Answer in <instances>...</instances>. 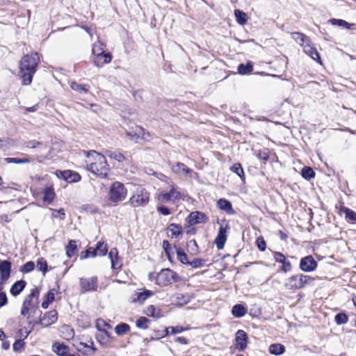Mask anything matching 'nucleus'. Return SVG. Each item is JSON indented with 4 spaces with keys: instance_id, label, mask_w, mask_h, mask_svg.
<instances>
[{
    "instance_id": "1",
    "label": "nucleus",
    "mask_w": 356,
    "mask_h": 356,
    "mask_svg": "<svg viewBox=\"0 0 356 356\" xmlns=\"http://www.w3.org/2000/svg\"><path fill=\"white\" fill-rule=\"evenodd\" d=\"M41 289L35 286L30 290L22 302L20 314L26 317L29 325L31 326V330L38 324L37 319L38 316L42 314V311L39 308V298Z\"/></svg>"
},
{
    "instance_id": "2",
    "label": "nucleus",
    "mask_w": 356,
    "mask_h": 356,
    "mask_svg": "<svg viewBox=\"0 0 356 356\" xmlns=\"http://www.w3.org/2000/svg\"><path fill=\"white\" fill-rule=\"evenodd\" d=\"M42 55L37 51L24 54L19 61L18 74L22 86H30L40 63Z\"/></svg>"
},
{
    "instance_id": "3",
    "label": "nucleus",
    "mask_w": 356,
    "mask_h": 356,
    "mask_svg": "<svg viewBox=\"0 0 356 356\" xmlns=\"http://www.w3.org/2000/svg\"><path fill=\"white\" fill-rule=\"evenodd\" d=\"M109 168L104 155L90 150V172L99 178L106 177Z\"/></svg>"
},
{
    "instance_id": "4",
    "label": "nucleus",
    "mask_w": 356,
    "mask_h": 356,
    "mask_svg": "<svg viewBox=\"0 0 356 356\" xmlns=\"http://www.w3.org/2000/svg\"><path fill=\"white\" fill-rule=\"evenodd\" d=\"M314 278L309 275L298 274L289 277L285 282V287L290 290L303 288L305 285L312 283Z\"/></svg>"
},
{
    "instance_id": "5",
    "label": "nucleus",
    "mask_w": 356,
    "mask_h": 356,
    "mask_svg": "<svg viewBox=\"0 0 356 356\" xmlns=\"http://www.w3.org/2000/svg\"><path fill=\"white\" fill-rule=\"evenodd\" d=\"M127 195V190L124 185L120 181H115L110 188L108 197L111 202L118 203L125 200Z\"/></svg>"
},
{
    "instance_id": "6",
    "label": "nucleus",
    "mask_w": 356,
    "mask_h": 356,
    "mask_svg": "<svg viewBox=\"0 0 356 356\" xmlns=\"http://www.w3.org/2000/svg\"><path fill=\"white\" fill-rule=\"evenodd\" d=\"M177 281H178L177 274L168 268L161 270L156 277V283L161 286H167L172 282Z\"/></svg>"
},
{
    "instance_id": "7",
    "label": "nucleus",
    "mask_w": 356,
    "mask_h": 356,
    "mask_svg": "<svg viewBox=\"0 0 356 356\" xmlns=\"http://www.w3.org/2000/svg\"><path fill=\"white\" fill-rule=\"evenodd\" d=\"M105 45L104 43H99V51L97 49V45L92 47V54L95 56L94 64L97 67H102L104 64L109 63L111 61L112 56L110 53H105Z\"/></svg>"
},
{
    "instance_id": "8",
    "label": "nucleus",
    "mask_w": 356,
    "mask_h": 356,
    "mask_svg": "<svg viewBox=\"0 0 356 356\" xmlns=\"http://www.w3.org/2000/svg\"><path fill=\"white\" fill-rule=\"evenodd\" d=\"M149 197V195L147 191L144 188L140 187L136 189L129 202L134 207H143L148 203Z\"/></svg>"
},
{
    "instance_id": "9",
    "label": "nucleus",
    "mask_w": 356,
    "mask_h": 356,
    "mask_svg": "<svg viewBox=\"0 0 356 356\" xmlns=\"http://www.w3.org/2000/svg\"><path fill=\"white\" fill-rule=\"evenodd\" d=\"M184 199V193L177 187L172 186L169 192H161L158 195V200L161 202H174Z\"/></svg>"
},
{
    "instance_id": "10",
    "label": "nucleus",
    "mask_w": 356,
    "mask_h": 356,
    "mask_svg": "<svg viewBox=\"0 0 356 356\" xmlns=\"http://www.w3.org/2000/svg\"><path fill=\"white\" fill-rule=\"evenodd\" d=\"M58 318V314L56 309H51L44 312L42 315L38 316L37 319L38 324L42 327H47L54 324Z\"/></svg>"
},
{
    "instance_id": "11",
    "label": "nucleus",
    "mask_w": 356,
    "mask_h": 356,
    "mask_svg": "<svg viewBox=\"0 0 356 356\" xmlns=\"http://www.w3.org/2000/svg\"><path fill=\"white\" fill-rule=\"evenodd\" d=\"M12 272V263L9 260H0V288L9 280Z\"/></svg>"
},
{
    "instance_id": "12",
    "label": "nucleus",
    "mask_w": 356,
    "mask_h": 356,
    "mask_svg": "<svg viewBox=\"0 0 356 356\" xmlns=\"http://www.w3.org/2000/svg\"><path fill=\"white\" fill-rule=\"evenodd\" d=\"M55 174L58 178L63 179L68 183L77 182L81 179V176L78 172L70 170H58Z\"/></svg>"
},
{
    "instance_id": "13",
    "label": "nucleus",
    "mask_w": 356,
    "mask_h": 356,
    "mask_svg": "<svg viewBox=\"0 0 356 356\" xmlns=\"http://www.w3.org/2000/svg\"><path fill=\"white\" fill-rule=\"evenodd\" d=\"M172 170L177 175L185 174L190 178L197 179V173L186 167L184 163L177 162L172 165Z\"/></svg>"
},
{
    "instance_id": "14",
    "label": "nucleus",
    "mask_w": 356,
    "mask_h": 356,
    "mask_svg": "<svg viewBox=\"0 0 356 356\" xmlns=\"http://www.w3.org/2000/svg\"><path fill=\"white\" fill-rule=\"evenodd\" d=\"M317 265L314 257L308 255L300 259V268L304 272H312L316 268Z\"/></svg>"
},
{
    "instance_id": "15",
    "label": "nucleus",
    "mask_w": 356,
    "mask_h": 356,
    "mask_svg": "<svg viewBox=\"0 0 356 356\" xmlns=\"http://www.w3.org/2000/svg\"><path fill=\"white\" fill-rule=\"evenodd\" d=\"M228 227L221 225L219 228L218 235L215 238V244L218 249L221 250L224 248L227 241V232Z\"/></svg>"
},
{
    "instance_id": "16",
    "label": "nucleus",
    "mask_w": 356,
    "mask_h": 356,
    "mask_svg": "<svg viewBox=\"0 0 356 356\" xmlns=\"http://www.w3.org/2000/svg\"><path fill=\"white\" fill-rule=\"evenodd\" d=\"M209 220V218L202 212L193 211L188 216V222L191 225L199 223H205Z\"/></svg>"
},
{
    "instance_id": "17",
    "label": "nucleus",
    "mask_w": 356,
    "mask_h": 356,
    "mask_svg": "<svg viewBox=\"0 0 356 356\" xmlns=\"http://www.w3.org/2000/svg\"><path fill=\"white\" fill-rule=\"evenodd\" d=\"M53 351L59 356H76L70 353L69 347L63 343L56 342L52 346Z\"/></svg>"
},
{
    "instance_id": "18",
    "label": "nucleus",
    "mask_w": 356,
    "mask_h": 356,
    "mask_svg": "<svg viewBox=\"0 0 356 356\" xmlns=\"http://www.w3.org/2000/svg\"><path fill=\"white\" fill-rule=\"evenodd\" d=\"M248 336L245 331L239 330L236 333V348L241 350H244L247 347Z\"/></svg>"
},
{
    "instance_id": "19",
    "label": "nucleus",
    "mask_w": 356,
    "mask_h": 356,
    "mask_svg": "<svg viewBox=\"0 0 356 356\" xmlns=\"http://www.w3.org/2000/svg\"><path fill=\"white\" fill-rule=\"evenodd\" d=\"M58 293V291L56 289H49L44 296L43 300L41 304V307L43 309L48 308L49 305L51 304L56 299V294Z\"/></svg>"
},
{
    "instance_id": "20",
    "label": "nucleus",
    "mask_w": 356,
    "mask_h": 356,
    "mask_svg": "<svg viewBox=\"0 0 356 356\" xmlns=\"http://www.w3.org/2000/svg\"><path fill=\"white\" fill-rule=\"evenodd\" d=\"M304 52L310 56L313 60L316 62L321 63V58L318 52L316 51V48L312 45L311 41L309 40L308 43L304 44L302 47Z\"/></svg>"
},
{
    "instance_id": "21",
    "label": "nucleus",
    "mask_w": 356,
    "mask_h": 356,
    "mask_svg": "<svg viewBox=\"0 0 356 356\" xmlns=\"http://www.w3.org/2000/svg\"><path fill=\"white\" fill-rule=\"evenodd\" d=\"M42 194L44 202L51 203L56 197L54 186L52 184L47 185L42 191Z\"/></svg>"
},
{
    "instance_id": "22",
    "label": "nucleus",
    "mask_w": 356,
    "mask_h": 356,
    "mask_svg": "<svg viewBox=\"0 0 356 356\" xmlns=\"http://www.w3.org/2000/svg\"><path fill=\"white\" fill-rule=\"evenodd\" d=\"M60 337L67 341L72 339L74 337V329L69 325H63L59 329Z\"/></svg>"
},
{
    "instance_id": "23",
    "label": "nucleus",
    "mask_w": 356,
    "mask_h": 356,
    "mask_svg": "<svg viewBox=\"0 0 356 356\" xmlns=\"http://www.w3.org/2000/svg\"><path fill=\"white\" fill-rule=\"evenodd\" d=\"M27 283L24 280H20L15 282L10 287V293L13 296H17L19 295L25 289Z\"/></svg>"
},
{
    "instance_id": "24",
    "label": "nucleus",
    "mask_w": 356,
    "mask_h": 356,
    "mask_svg": "<svg viewBox=\"0 0 356 356\" xmlns=\"http://www.w3.org/2000/svg\"><path fill=\"white\" fill-rule=\"evenodd\" d=\"M91 249L90 248V257L104 256L108 252L107 244L104 241H99L96 248L93 250Z\"/></svg>"
},
{
    "instance_id": "25",
    "label": "nucleus",
    "mask_w": 356,
    "mask_h": 356,
    "mask_svg": "<svg viewBox=\"0 0 356 356\" xmlns=\"http://www.w3.org/2000/svg\"><path fill=\"white\" fill-rule=\"evenodd\" d=\"M108 257L111 259V267L113 269H119L122 266V263L118 258V251L117 248H112L108 254Z\"/></svg>"
},
{
    "instance_id": "26",
    "label": "nucleus",
    "mask_w": 356,
    "mask_h": 356,
    "mask_svg": "<svg viewBox=\"0 0 356 356\" xmlns=\"http://www.w3.org/2000/svg\"><path fill=\"white\" fill-rule=\"evenodd\" d=\"M154 293L149 290H143L141 291H137L134 295L133 302L143 303L146 299L150 296H152Z\"/></svg>"
},
{
    "instance_id": "27",
    "label": "nucleus",
    "mask_w": 356,
    "mask_h": 356,
    "mask_svg": "<svg viewBox=\"0 0 356 356\" xmlns=\"http://www.w3.org/2000/svg\"><path fill=\"white\" fill-rule=\"evenodd\" d=\"M191 298L192 297L188 293H178L173 296V301L175 304L182 306L189 302Z\"/></svg>"
},
{
    "instance_id": "28",
    "label": "nucleus",
    "mask_w": 356,
    "mask_h": 356,
    "mask_svg": "<svg viewBox=\"0 0 356 356\" xmlns=\"http://www.w3.org/2000/svg\"><path fill=\"white\" fill-rule=\"evenodd\" d=\"M127 135L129 136L131 138L138 139L139 138H142L146 139L145 136V130L143 128L139 126H135L131 128V130L127 131Z\"/></svg>"
},
{
    "instance_id": "29",
    "label": "nucleus",
    "mask_w": 356,
    "mask_h": 356,
    "mask_svg": "<svg viewBox=\"0 0 356 356\" xmlns=\"http://www.w3.org/2000/svg\"><path fill=\"white\" fill-rule=\"evenodd\" d=\"M65 251L66 255L69 258L76 255L78 252L77 241L75 240H70L68 244L65 246Z\"/></svg>"
},
{
    "instance_id": "30",
    "label": "nucleus",
    "mask_w": 356,
    "mask_h": 356,
    "mask_svg": "<svg viewBox=\"0 0 356 356\" xmlns=\"http://www.w3.org/2000/svg\"><path fill=\"white\" fill-rule=\"evenodd\" d=\"M292 38L298 44L302 47H304V44H306L310 40L307 36L299 32L293 33Z\"/></svg>"
},
{
    "instance_id": "31",
    "label": "nucleus",
    "mask_w": 356,
    "mask_h": 356,
    "mask_svg": "<svg viewBox=\"0 0 356 356\" xmlns=\"http://www.w3.org/2000/svg\"><path fill=\"white\" fill-rule=\"evenodd\" d=\"M146 314L147 316H152V317H154L156 318H161L162 316H163V314L161 310L159 308H156L154 305H149L147 307Z\"/></svg>"
},
{
    "instance_id": "32",
    "label": "nucleus",
    "mask_w": 356,
    "mask_h": 356,
    "mask_svg": "<svg viewBox=\"0 0 356 356\" xmlns=\"http://www.w3.org/2000/svg\"><path fill=\"white\" fill-rule=\"evenodd\" d=\"M218 207L220 209L226 211L228 213H232L233 209L232 204L229 201L225 199H220L217 203Z\"/></svg>"
},
{
    "instance_id": "33",
    "label": "nucleus",
    "mask_w": 356,
    "mask_h": 356,
    "mask_svg": "<svg viewBox=\"0 0 356 356\" xmlns=\"http://www.w3.org/2000/svg\"><path fill=\"white\" fill-rule=\"evenodd\" d=\"M232 313L236 318H241L247 313L246 308L240 304L236 305L232 307Z\"/></svg>"
},
{
    "instance_id": "34",
    "label": "nucleus",
    "mask_w": 356,
    "mask_h": 356,
    "mask_svg": "<svg viewBox=\"0 0 356 356\" xmlns=\"http://www.w3.org/2000/svg\"><path fill=\"white\" fill-rule=\"evenodd\" d=\"M269 351L271 354L273 355H282L285 351V347L280 343H273L270 346Z\"/></svg>"
},
{
    "instance_id": "35",
    "label": "nucleus",
    "mask_w": 356,
    "mask_h": 356,
    "mask_svg": "<svg viewBox=\"0 0 356 356\" xmlns=\"http://www.w3.org/2000/svg\"><path fill=\"white\" fill-rule=\"evenodd\" d=\"M37 268L44 275L48 271V263L44 257H40L37 260Z\"/></svg>"
},
{
    "instance_id": "36",
    "label": "nucleus",
    "mask_w": 356,
    "mask_h": 356,
    "mask_svg": "<svg viewBox=\"0 0 356 356\" xmlns=\"http://www.w3.org/2000/svg\"><path fill=\"white\" fill-rule=\"evenodd\" d=\"M176 254L177 259L182 264L188 265L189 260L188 259V257L185 253L184 250L181 248H176Z\"/></svg>"
},
{
    "instance_id": "37",
    "label": "nucleus",
    "mask_w": 356,
    "mask_h": 356,
    "mask_svg": "<svg viewBox=\"0 0 356 356\" xmlns=\"http://www.w3.org/2000/svg\"><path fill=\"white\" fill-rule=\"evenodd\" d=\"M35 268V263L32 261H29L20 267L19 271L23 274H26L32 272Z\"/></svg>"
},
{
    "instance_id": "38",
    "label": "nucleus",
    "mask_w": 356,
    "mask_h": 356,
    "mask_svg": "<svg viewBox=\"0 0 356 356\" xmlns=\"http://www.w3.org/2000/svg\"><path fill=\"white\" fill-rule=\"evenodd\" d=\"M109 338V334L106 330L97 331L96 334L97 340L102 344L106 343Z\"/></svg>"
},
{
    "instance_id": "39",
    "label": "nucleus",
    "mask_w": 356,
    "mask_h": 356,
    "mask_svg": "<svg viewBox=\"0 0 356 356\" xmlns=\"http://www.w3.org/2000/svg\"><path fill=\"white\" fill-rule=\"evenodd\" d=\"M252 70L253 65L250 63H248L246 65L241 63L238 66V72L241 74H249Z\"/></svg>"
},
{
    "instance_id": "40",
    "label": "nucleus",
    "mask_w": 356,
    "mask_h": 356,
    "mask_svg": "<svg viewBox=\"0 0 356 356\" xmlns=\"http://www.w3.org/2000/svg\"><path fill=\"white\" fill-rule=\"evenodd\" d=\"M130 330V327L128 324L122 323L119 325H118L115 328V331L117 334L118 335H123L126 333H127Z\"/></svg>"
},
{
    "instance_id": "41",
    "label": "nucleus",
    "mask_w": 356,
    "mask_h": 356,
    "mask_svg": "<svg viewBox=\"0 0 356 356\" xmlns=\"http://www.w3.org/2000/svg\"><path fill=\"white\" fill-rule=\"evenodd\" d=\"M5 161L6 163H17V164H21V163H29L30 160L28 157L24 158H13V157H7L5 159Z\"/></svg>"
},
{
    "instance_id": "42",
    "label": "nucleus",
    "mask_w": 356,
    "mask_h": 356,
    "mask_svg": "<svg viewBox=\"0 0 356 356\" xmlns=\"http://www.w3.org/2000/svg\"><path fill=\"white\" fill-rule=\"evenodd\" d=\"M301 175L305 179H310L314 177L315 172L312 168L305 166L302 168Z\"/></svg>"
},
{
    "instance_id": "43",
    "label": "nucleus",
    "mask_w": 356,
    "mask_h": 356,
    "mask_svg": "<svg viewBox=\"0 0 356 356\" xmlns=\"http://www.w3.org/2000/svg\"><path fill=\"white\" fill-rule=\"evenodd\" d=\"M168 231L171 232L172 236H178L181 234V227L177 224H171L168 227Z\"/></svg>"
},
{
    "instance_id": "44",
    "label": "nucleus",
    "mask_w": 356,
    "mask_h": 356,
    "mask_svg": "<svg viewBox=\"0 0 356 356\" xmlns=\"http://www.w3.org/2000/svg\"><path fill=\"white\" fill-rule=\"evenodd\" d=\"M234 15L237 22H246L248 21L247 14L242 10H235Z\"/></svg>"
},
{
    "instance_id": "45",
    "label": "nucleus",
    "mask_w": 356,
    "mask_h": 356,
    "mask_svg": "<svg viewBox=\"0 0 356 356\" xmlns=\"http://www.w3.org/2000/svg\"><path fill=\"white\" fill-rule=\"evenodd\" d=\"M231 170L236 173L240 178L243 179L244 177V171L241 164L235 163L231 167Z\"/></svg>"
},
{
    "instance_id": "46",
    "label": "nucleus",
    "mask_w": 356,
    "mask_h": 356,
    "mask_svg": "<svg viewBox=\"0 0 356 356\" xmlns=\"http://www.w3.org/2000/svg\"><path fill=\"white\" fill-rule=\"evenodd\" d=\"M108 156L111 159L116 160L118 162H122L126 159L125 156L118 151L111 152Z\"/></svg>"
},
{
    "instance_id": "47",
    "label": "nucleus",
    "mask_w": 356,
    "mask_h": 356,
    "mask_svg": "<svg viewBox=\"0 0 356 356\" xmlns=\"http://www.w3.org/2000/svg\"><path fill=\"white\" fill-rule=\"evenodd\" d=\"M335 321L338 325H343L348 322V316L343 313L337 314L335 316Z\"/></svg>"
},
{
    "instance_id": "48",
    "label": "nucleus",
    "mask_w": 356,
    "mask_h": 356,
    "mask_svg": "<svg viewBox=\"0 0 356 356\" xmlns=\"http://www.w3.org/2000/svg\"><path fill=\"white\" fill-rule=\"evenodd\" d=\"M76 347L77 350L80 352H83L86 354L89 348V346L86 342H82L79 340H77L76 342Z\"/></svg>"
},
{
    "instance_id": "49",
    "label": "nucleus",
    "mask_w": 356,
    "mask_h": 356,
    "mask_svg": "<svg viewBox=\"0 0 356 356\" xmlns=\"http://www.w3.org/2000/svg\"><path fill=\"white\" fill-rule=\"evenodd\" d=\"M80 286L81 293H84L89 291V280L87 278H81Z\"/></svg>"
},
{
    "instance_id": "50",
    "label": "nucleus",
    "mask_w": 356,
    "mask_h": 356,
    "mask_svg": "<svg viewBox=\"0 0 356 356\" xmlns=\"http://www.w3.org/2000/svg\"><path fill=\"white\" fill-rule=\"evenodd\" d=\"M25 342L23 340H17L13 345V350L20 352L24 349Z\"/></svg>"
},
{
    "instance_id": "51",
    "label": "nucleus",
    "mask_w": 356,
    "mask_h": 356,
    "mask_svg": "<svg viewBox=\"0 0 356 356\" xmlns=\"http://www.w3.org/2000/svg\"><path fill=\"white\" fill-rule=\"evenodd\" d=\"M205 260L202 259H195L191 261H189L188 266H192L194 268H200L204 266Z\"/></svg>"
},
{
    "instance_id": "52",
    "label": "nucleus",
    "mask_w": 356,
    "mask_h": 356,
    "mask_svg": "<svg viewBox=\"0 0 356 356\" xmlns=\"http://www.w3.org/2000/svg\"><path fill=\"white\" fill-rule=\"evenodd\" d=\"M343 212L345 213L346 218L348 220L356 222V213L355 211L348 208H345L343 209Z\"/></svg>"
},
{
    "instance_id": "53",
    "label": "nucleus",
    "mask_w": 356,
    "mask_h": 356,
    "mask_svg": "<svg viewBox=\"0 0 356 356\" xmlns=\"http://www.w3.org/2000/svg\"><path fill=\"white\" fill-rule=\"evenodd\" d=\"M70 86L72 90L80 92H83L86 93L88 92V89L86 88V86L79 84L76 82H72Z\"/></svg>"
},
{
    "instance_id": "54",
    "label": "nucleus",
    "mask_w": 356,
    "mask_h": 356,
    "mask_svg": "<svg viewBox=\"0 0 356 356\" xmlns=\"http://www.w3.org/2000/svg\"><path fill=\"white\" fill-rule=\"evenodd\" d=\"M149 320L145 317H140L136 321V326L139 328L147 329Z\"/></svg>"
},
{
    "instance_id": "55",
    "label": "nucleus",
    "mask_w": 356,
    "mask_h": 356,
    "mask_svg": "<svg viewBox=\"0 0 356 356\" xmlns=\"http://www.w3.org/2000/svg\"><path fill=\"white\" fill-rule=\"evenodd\" d=\"M96 327L97 329V331L100 330H106V327L111 328V326L108 323H107L106 321H104L102 319H98L96 322Z\"/></svg>"
},
{
    "instance_id": "56",
    "label": "nucleus",
    "mask_w": 356,
    "mask_h": 356,
    "mask_svg": "<svg viewBox=\"0 0 356 356\" xmlns=\"http://www.w3.org/2000/svg\"><path fill=\"white\" fill-rule=\"evenodd\" d=\"M273 257L276 262L283 264L285 261H286L285 256L279 252H275L273 253Z\"/></svg>"
},
{
    "instance_id": "57",
    "label": "nucleus",
    "mask_w": 356,
    "mask_h": 356,
    "mask_svg": "<svg viewBox=\"0 0 356 356\" xmlns=\"http://www.w3.org/2000/svg\"><path fill=\"white\" fill-rule=\"evenodd\" d=\"M3 289L0 288V308L4 307L8 304V298L5 291H2Z\"/></svg>"
},
{
    "instance_id": "58",
    "label": "nucleus",
    "mask_w": 356,
    "mask_h": 356,
    "mask_svg": "<svg viewBox=\"0 0 356 356\" xmlns=\"http://www.w3.org/2000/svg\"><path fill=\"white\" fill-rule=\"evenodd\" d=\"M99 289V286L97 285V277H93L90 280V291H97ZM99 289H104V286H100Z\"/></svg>"
},
{
    "instance_id": "59",
    "label": "nucleus",
    "mask_w": 356,
    "mask_h": 356,
    "mask_svg": "<svg viewBox=\"0 0 356 356\" xmlns=\"http://www.w3.org/2000/svg\"><path fill=\"white\" fill-rule=\"evenodd\" d=\"M256 244H257V248L261 251H264L266 248V241H264V239L262 237H259L257 238Z\"/></svg>"
},
{
    "instance_id": "60",
    "label": "nucleus",
    "mask_w": 356,
    "mask_h": 356,
    "mask_svg": "<svg viewBox=\"0 0 356 356\" xmlns=\"http://www.w3.org/2000/svg\"><path fill=\"white\" fill-rule=\"evenodd\" d=\"M163 248L165 250V254L168 257L169 259H170V250L171 249V245L170 243L168 241H163L162 244Z\"/></svg>"
},
{
    "instance_id": "61",
    "label": "nucleus",
    "mask_w": 356,
    "mask_h": 356,
    "mask_svg": "<svg viewBox=\"0 0 356 356\" xmlns=\"http://www.w3.org/2000/svg\"><path fill=\"white\" fill-rule=\"evenodd\" d=\"M187 246L194 253L197 252V245L195 240L192 239L187 243Z\"/></svg>"
},
{
    "instance_id": "62",
    "label": "nucleus",
    "mask_w": 356,
    "mask_h": 356,
    "mask_svg": "<svg viewBox=\"0 0 356 356\" xmlns=\"http://www.w3.org/2000/svg\"><path fill=\"white\" fill-rule=\"evenodd\" d=\"M41 145V143L37 140H29L26 143V147L31 149H34L38 147Z\"/></svg>"
},
{
    "instance_id": "63",
    "label": "nucleus",
    "mask_w": 356,
    "mask_h": 356,
    "mask_svg": "<svg viewBox=\"0 0 356 356\" xmlns=\"http://www.w3.org/2000/svg\"><path fill=\"white\" fill-rule=\"evenodd\" d=\"M292 268V266L290 261H285L282 266L281 270L285 273L289 272Z\"/></svg>"
},
{
    "instance_id": "64",
    "label": "nucleus",
    "mask_w": 356,
    "mask_h": 356,
    "mask_svg": "<svg viewBox=\"0 0 356 356\" xmlns=\"http://www.w3.org/2000/svg\"><path fill=\"white\" fill-rule=\"evenodd\" d=\"M157 210L159 211V213H161V214H163L164 216H167L170 213L168 208L165 206L159 207L157 208Z\"/></svg>"
}]
</instances>
